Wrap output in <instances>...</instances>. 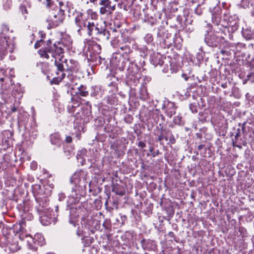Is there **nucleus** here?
<instances>
[{"label":"nucleus","instance_id":"2","mask_svg":"<svg viewBox=\"0 0 254 254\" xmlns=\"http://www.w3.org/2000/svg\"><path fill=\"white\" fill-rule=\"evenodd\" d=\"M47 5L51 7L52 5H59V12L57 13H51L47 21L49 22L51 27H55L62 23L64 19V12L66 10V7L64 6L63 1H59V0H47Z\"/></svg>","mask_w":254,"mask_h":254},{"label":"nucleus","instance_id":"18","mask_svg":"<svg viewBox=\"0 0 254 254\" xmlns=\"http://www.w3.org/2000/svg\"><path fill=\"white\" fill-rule=\"evenodd\" d=\"M42 41H39V42H37L35 44V48H38V47H40V43L41 42H42Z\"/></svg>","mask_w":254,"mask_h":254},{"label":"nucleus","instance_id":"1","mask_svg":"<svg viewBox=\"0 0 254 254\" xmlns=\"http://www.w3.org/2000/svg\"><path fill=\"white\" fill-rule=\"evenodd\" d=\"M38 53L41 57L48 59L50 58L49 55H51L55 59V65L61 73V76L55 77L52 80L53 83L59 84L65 77V74L63 73L64 70L74 71L77 67V62L74 60H67L64 59L63 49L58 47L56 44L48 46L45 48V50H40Z\"/></svg>","mask_w":254,"mask_h":254},{"label":"nucleus","instance_id":"14","mask_svg":"<svg viewBox=\"0 0 254 254\" xmlns=\"http://www.w3.org/2000/svg\"><path fill=\"white\" fill-rule=\"evenodd\" d=\"M109 2H110V1H109V0H101L99 4L103 6L107 4V3Z\"/></svg>","mask_w":254,"mask_h":254},{"label":"nucleus","instance_id":"11","mask_svg":"<svg viewBox=\"0 0 254 254\" xmlns=\"http://www.w3.org/2000/svg\"><path fill=\"white\" fill-rule=\"evenodd\" d=\"M2 3L3 8L5 10L10 9L12 6L10 0H3Z\"/></svg>","mask_w":254,"mask_h":254},{"label":"nucleus","instance_id":"23","mask_svg":"<svg viewBox=\"0 0 254 254\" xmlns=\"http://www.w3.org/2000/svg\"><path fill=\"white\" fill-rule=\"evenodd\" d=\"M147 97V95H146V96H144V99H145Z\"/></svg>","mask_w":254,"mask_h":254},{"label":"nucleus","instance_id":"7","mask_svg":"<svg viewBox=\"0 0 254 254\" xmlns=\"http://www.w3.org/2000/svg\"><path fill=\"white\" fill-rule=\"evenodd\" d=\"M31 4L28 2H26L25 3L21 4L19 7V9L22 14H23L25 19L26 18V15L29 13V12L30 10Z\"/></svg>","mask_w":254,"mask_h":254},{"label":"nucleus","instance_id":"4","mask_svg":"<svg viewBox=\"0 0 254 254\" xmlns=\"http://www.w3.org/2000/svg\"><path fill=\"white\" fill-rule=\"evenodd\" d=\"M14 45L11 40L5 36L2 32L0 34V52L4 54L5 52H12Z\"/></svg>","mask_w":254,"mask_h":254},{"label":"nucleus","instance_id":"16","mask_svg":"<svg viewBox=\"0 0 254 254\" xmlns=\"http://www.w3.org/2000/svg\"><path fill=\"white\" fill-rule=\"evenodd\" d=\"M8 30H9V28L6 25H4L2 26V31L3 32H7Z\"/></svg>","mask_w":254,"mask_h":254},{"label":"nucleus","instance_id":"25","mask_svg":"<svg viewBox=\"0 0 254 254\" xmlns=\"http://www.w3.org/2000/svg\"><path fill=\"white\" fill-rule=\"evenodd\" d=\"M18 248H17V249H15L13 250V251H16V250H18Z\"/></svg>","mask_w":254,"mask_h":254},{"label":"nucleus","instance_id":"24","mask_svg":"<svg viewBox=\"0 0 254 254\" xmlns=\"http://www.w3.org/2000/svg\"><path fill=\"white\" fill-rule=\"evenodd\" d=\"M77 137H78V139H80V136H77Z\"/></svg>","mask_w":254,"mask_h":254},{"label":"nucleus","instance_id":"19","mask_svg":"<svg viewBox=\"0 0 254 254\" xmlns=\"http://www.w3.org/2000/svg\"><path fill=\"white\" fill-rule=\"evenodd\" d=\"M87 92H85V91H82L81 93H80V95L82 96H86L87 95Z\"/></svg>","mask_w":254,"mask_h":254},{"label":"nucleus","instance_id":"6","mask_svg":"<svg viewBox=\"0 0 254 254\" xmlns=\"http://www.w3.org/2000/svg\"><path fill=\"white\" fill-rule=\"evenodd\" d=\"M115 9V5L111 6V2L107 3V4L103 5L100 8V13L101 14H105L107 13H111Z\"/></svg>","mask_w":254,"mask_h":254},{"label":"nucleus","instance_id":"12","mask_svg":"<svg viewBox=\"0 0 254 254\" xmlns=\"http://www.w3.org/2000/svg\"><path fill=\"white\" fill-rule=\"evenodd\" d=\"M50 218H47L46 216L43 215L41 217V222L43 225H48L51 223Z\"/></svg>","mask_w":254,"mask_h":254},{"label":"nucleus","instance_id":"3","mask_svg":"<svg viewBox=\"0 0 254 254\" xmlns=\"http://www.w3.org/2000/svg\"><path fill=\"white\" fill-rule=\"evenodd\" d=\"M75 23L78 32L81 30L87 28L88 30V34L91 35L92 32L94 29L98 30V29L95 26L94 22L88 21L86 14L81 12H78L76 15L75 17Z\"/></svg>","mask_w":254,"mask_h":254},{"label":"nucleus","instance_id":"9","mask_svg":"<svg viewBox=\"0 0 254 254\" xmlns=\"http://www.w3.org/2000/svg\"><path fill=\"white\" fill-rule=\"evenodd\" d=\"M51 141L53 144L59 145L61 144V137L58 133L52 134L51 135Z\"/></svg>","mask_w":254,"mask_h":254},{"label":"nucleus","instance_id":"17","mask_svg":"<svg viewBox=\"0 0 254 254\" xmlns=\"http://www.w3.org/2000/svg\"><path fill=\"white\" fill-rule=\"evenodd\" d=\"M65 141L67 143H70L72 141V138H71V137L70 136H67L66 137V138H65Z\"/></svg>","mask_w":254,"mask_h":254},{"label":"nucleus","instance_id":"22","mask_svg":"<svg viewBox=\"0 0 254 254\" xmlns=\"http://www.w3.org/2000/svg\"><path fill=\"white\" fill-rule=\"evenodd\" d=\"M91 2H95L97 0H89Z\"/></svg>","mask_w":254,"mask_h":254},{"label":"nucleus","instance_id":"10","mask_svg":"<svg viewBox=\"0 0 254 254\" xmlns=\"http://www.w3.org/2000/svg\"><path fill=\"white\" fill-rule=\"evenodd\" d=\"M205 41L209 45L213 46L215 45L216 38L213 35H208L205 37Z\"/></svg>","mask_w":254,"mask_h":254},{"label":"nucleus","instance_id":"20","mask_svg":"<svg viewBox=\"0 0 254 254\" xmlns=\"http://www.w3.org/2000/svg\"><path fill=\"white\" fill-rule=\"evenodd\" d=\"M138 146L143 147L145 146V144L143 142H139L138 143Z\"/></svg>","mask_w":254,"mask_h":254},{"label":"nucleus","instance_id":"21","mask_svg":"<svg viewBox=\"0 0 254 254\" xmlns=\"http://www.w3.org/2000/svg\"><path fill=\"white\" fill-rule=\"evenodd\" d=\"M36 164L35 163H32V168L33 169H35L36 168Z\"/></svg>","mask_w":254,"mask_h":254},{"label":"nucleus","instance_id":"8","mask_svg":"<svg viewBox=\"0 0 254 254\" xmlns=\"http://www.w3.org/2000/svg\"><path fill=\"white\" fill-rule=\"evenodd\" d=\"M86 16L87 17V20L93 21V20H96L98 18V14L96 12L93 11L91 9H89L86 11Z\"/></svg>","mask_w":254,"mask_h":254},{"label":"nucleus","instance_id":"15","mask_svg":"<svg viewBox=\"0 0 254 254\" xmlns=\"http://www.w3.org/2000/svg\"><path fill=\"white\" fill-rule=\"evenodd\" d=\"M195 13L198 15H200L202 13V11L201 9H199V5L195 9Z\"/></svg>","mask_w":254,"mask_h":254},{"label":"nucleus","instance_id":"5","mask_svg":"<svg viewBox=\"0 0 254 254\" xmlns=\"http://www.w3.org/2000/svg\"><path fill=\"white\" fill-rule=\"evenodd\" d=\"M27 241L30 248L32 249H36V247L32 245V242L35 244L37 243L38 245L40 246L45 244V240L41 234H35L33 238L31 237H27Z\"/></svg>","mask_w":254,"mask_h":254},{"label":"nucleus","instance_id":"26","mask_svg":"<svg viewBox=\"0 0 254 254\" xmlns=\"http://www.w3.org/2000/svg\"><path fill=\"white\" fill-rule=\"evenodd\" d=\"M204 0H202V1L201 2V3H203Z\"/></svg>","mask_w":254,"mask_h":254},{"label":"nucleus","instance_id":"13","mask_svg":"<svg viewBox=\"0 0 254 254\" xmlns=\"http://www.w3.org/2000/svg\"><path fill=\"white\" fill-rule=\"evenodd\" d=\"M78 173H75L71 178V182L75 184H77L79 182L78 178Z\"/></svg>","mask_w":254,"mask_h":254}]
</instances>
